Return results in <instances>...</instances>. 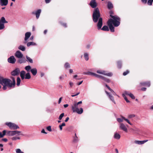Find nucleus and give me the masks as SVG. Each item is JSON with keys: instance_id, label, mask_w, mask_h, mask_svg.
<instances>
[{"instance_id": "f257e3e1", "label": "nucleus", "mask_w": 153, "mask_h": 153, "mask_svg": "<svg viewBox=\"0 0 153 153\" xmlns=\"http://www.w3.org/2000/svg\"><path fill=\"white\" fill-rule=\"evenodd\" d=\"M89 4L92 8H95L92 14L93 21L94 23H96L98 21L97 27L98 30L100 29L102 25V19L100 17V15L99 8H96L97 6V3L96 0H92L91 1Z\"/></svg>"}, {"instance_id": "f03ea898", "label": "nucleus", "mask_w": 153, "mask_h": 153, "mask_svg": "<svg viewBox=\"0 0 153 153\" xmlns=\"http://www.w3.org/2000/svg\"><path fill=\"white\" fill-rule=\"evenodd\" d=\"M10 79L4 78L0 75V84L3 86V89L5 90L8 88L10 89L14 88L16 85L15 79L13 77H11Z\"/></svg>"}, {"instance_id": "7ed1b4c3", "label": "nucleus", "mask_w": 153, "mask_h": 153, "mask_svg": "<svg viewBox=\"0 0 153 153\" xmlns=\"http://www.w3.org/2000/svg\"><path fill=\"white\" fill-rule=\"evenodd\" d=\"M110 15L113 21L115 22L114 23V25L115 27H117L120 24V19L119 17L117 16H113V12L112 11H111L109 12Z\"/></svg>"}, {"instance_id": "20e7f679", "label": "nucleus", "mask_w": 153, "mask_h": 153, "mask_svg": "<svg viewBox=\"0 0 153 153\" xmlns=\"http://www.w3.org/2000/svg\"><path fill=\"white\" fill-rule=\"evenodd\" d=\"M80 105H77L76 104L74 103L73 105L71 106V109L72 110L73 112H76L79 114H81L83 112V109L82 108H80L79 109V107H80Z\"/></svg>"}, {"instance_id": "39448f33", "label": "nucleus", "mask_w": 153, "mask_h": 153, "mask_svg": "<svg viewBox=\"0 0 153 153\" xmlns=\"http://www.w3.org/2000/svg\"><path fill=\"white\" fill-rule=\"evenodd\" d=\"M114 22H115L113 21V20L111 19H109L107 22L108 25L109 27L110 31L112 32H113L114 31V28L112 25V24L114 25Z\"/></svg>"}, {"instance_id": "423d86ee", "label": "nucleus", "mask_w": 153, "mask_h": 153, "mask_svg": "<svg viewBox=\"0 0 153 153\" xmlns=\"http://www.w3.org/2000/svg\"><path fill=\"white\" fill-rule=\"evenodd\" d=\"M6 124L11 129L15 130L19 128L18 126L11 122L6 123Z\"/></svg>"}, {"instance_id": "0eeeda50", "label": "nucleus", "mask_w": 153, "mask_h": 153, "mask_svg": "<svg viewBox=\"0 0 153 153\" xmlns=\"http://www.w3.org/2000/svg\"><path fill=\"white\" fill-rule=\"evenodd\" d=\"M7 23V22L6 21L4 17H1L0 20V30H2L4 28V24Z\"/></svg>"}, {"instance_id": "6e6552de", "label": "nucleus", "mask_w": 153, "mask_h": 153, "mask_svg": "<svg viewBox=\"0 0 153 153\" xmlns=\"http://www.w3.org/2000/svg\"><path fill=\"white\" fill-rule=\"evenodd\" d=\"M97 72L98 73L102 74L109 76H111L113 75V74L112 73H108L107 71H105L98 70L97 71Z\"/></svg>"}, {"instance_id": "1a4fd4ad", "label": "nucleus", "mask_w": 153, "mask_h": 153, "mask_svg": "<svg viewBox=\"0 0 153 153\" xmlns=\"http://www.w3.org/2000/svg\"><path fill=\"white\" fill-rule=\"evenodd\" d=\"M8 62L11 64H14L16 62V59L13 56H10L7 59Z\"/></svg>"}, {"instance_id": "9d476101", "label": "nucleus", "mask_w": 153, "mask_h": 153, "mask_svg": "<svg viewBox=\"0 0 153 153\" xmlns=\"http://www.w3.org/2000/svg\"><path fill=\"white\" fill-rule=\"evenodd\" d=\"M41 10L40 9L38 10L36 12L33 11L32 12V14H35L37 19H38L40 15Z\"/></svg>"}, {"instance_id": "9b49d317", "label": "nucleus", "mask_w": 153, "mask_h": 153, "mask_svg": "<svg viewBox=\"0 0 153 153\" xmlns=\"http://www.w3.org/2000/svg\"><path fill=\"white\" fill-rule=\"evenodd\" d=\"M16 57L19 59L22 58L23 56V54L19 51H17L15 54Z\"/></svg>"}, {"instance_id": "f8f14e48", "label": "nucleus", "mask_w": 153, "mask_h": 153, "mask_svg": "<svg viewBox=\"0 0 153 153\" xmlns=\"http://www.w3.org/2000/svg\"><path fill=\"white\" fill-rule=\"evenodd\" d=\"M20 71L19 70L18 68H16L11 72V74L12 76H15L18 75Z\"/></svg>"}, {"instance_id": "ddd939ff", "label": "nucleus", "mask_w": 153, "mask_h": 153, "mask_svg": "<svg viewBox=\"0 0 153 153\" xmlns=\"http://www.w3.org/2000/svg\"><path fill=\"white\" fill-rule=\"evenodd\" d=\"M119 127L121 130H123L126 132H128L127 129L124 124L123 123H120V124Z\"/></svg>"}, {"instance_id": "4468645a", "label": "nucleus", "mask_w": 153, "mask_h": 153, "mask_svg": "<svg viewBox=\"0 0 153 153\" xmlns=\"http://www.w3.org/2000/svg\"><path fill=\"white\" fill-rule=\"evenodd\" d=\"M105 92L107 95V96H108V97H109V99H110V100L113 102L114 104H115V102L114 101V98L113 96H112L110 94V93H109L108 92H107L106 91H105Z\"/></svg>"}, {"instance_id": "2eb2a0df", "label": "nucleus", "mask_w": 153, "mask_h": 153, "mask_svg": "<svg viewBox=\"0 0 153 153\" xmlns=\"http://www.w3.org/2000/svg\"><path fill=\"white\" fill-rule=\"evenodd\" d=\"M0 3L1 6H6L8 3V0H0Z\"/></svg>"}, {"instance_id": "dca6fc26", "label": "nucleus", "mask_w": 153, "mask_h": 153, "mask_svg": "<svg viewBox=\"0 0 153 153\" xmlns=\"http://www.w3.org/2000/svg\"><path fill=\"white\" fill-rule=\"evenodd\" d=\"M31 35V33L30 32H27L25 33V43L27 42V39L30 37Z\"/></svg>"}, {"instance_id": "f3484780", "label": "nucleus", "mask_w": 153, "mask_h": 153, "mask_svg": "<svg viewBox=\"0 0 153 153\" xmlns=\"http://www.w3.org/2000/svg\"><path fill=\"white\" fill-rule=\"evenodd\" d=\"M26 62V60L25 57H22L20 59H19L17 60V62L20 64L25 63Z\"/></svg>"}, {"instance_id": "a211bd4d", "label": "nucleus", "mask_w": 153, "mask_h": 153, "mask_svg": "<svg viewBox=\"0 0 153 153\" xmlns=\"http://www.w3.org/2000/svg\"><path fill=\"white\" fill-rule=\"evenodd\" d=\"M148 140H145L142 141L135 140L134 141V143L138 144H143L147 142Z\"/></svg>"}, {"instance_id": "6ab92c4d", "label": "nucleus", "mask_w": 153, "mask_h": 153, "mask_svg": "<svg viewBox=\"0 0 153 153\" xmlns=\"http://www.w3.org/2000/svg\"><path fill=\"white\" fill-rule=\"evenodd\" d=\"M140 84L142 86H146L147 87H149L150 85V83L149 82H141Z\"/></svg>"}, {"instance_id": "aec40b11", "label": "nucleus", "mask_w": 153, "mask_h": 153, "mask_svg": "<svg viewBox=\"0 0 153 153\" xmlns=\"http://www.w3.org/2000/svg\"><path fill=\"white\" fill-rule=\"evenodd\" d=\"M30 71L33 76L36 75L37 73V70L36 68H32L30 70Z\"/></svg>"}, {"instance_id": "412c9836", "label": "nucleus", "mask_w": 153, "mask_h": 153, "mask_svg": "<svg viewBox=\"0 0 153 153\" xmlns=\"http://www.w3.org/2000/svg\"><path fill=\"white\" fill-rule=\"evenodd\" d=\"M120 137V135L117 133H115L114 135V138L116 139L119 140Z\"/></svg>"}, {"instance_id": "4be33fe9", "label": "nucleus", "mask_w": 153, "mask_h": 153, "mask_svg": "<svg viewBox=\"0 0 153 153\" xmlns=\"http://www.w3.org/2000/svg\"><path fill=\"white\" fill-rule=\"evenodd\" d=\"M14 132L13 131H8L7 132V135H8L9 136H13L14 135Z\"/></svg>"}, {"instance_id": "5701e85b", "label": "nucleus", "mask_w": 153, "mask_h": 153, "mask_svg": "<svg viewBox=\"0 0 153 153\" xmlns=\"http://www.w3.org/2000/svg\"><path fill=\"white\" fill-rule=\"evenodd\" d=\"M125 117L123 116H121V117L120 118H117V121L119 122L120 123L123 121L124 120Z\"/></svg>"}, {"instance_id": "b1692460", "label": "nucleus", "mask_w": 153, "mask_h": 153, "mask_svg": "<svg viewBox=\"0 0 153 153\" xmlns=\"http://www.w3.org/2000/svg\"><path fill=\"white\" fill-rule=\"evenodd\" d=\"M101 29L103 31H108L109 30V29L108 26L106 25H105L103 26L102 27Z\"/></svg>"}, {"instance_id": "393cba45", "label": "nucleus", "mask_w": 153, "mask_h": 153, "mask_svg": "<svg viewBox=\"0 0 153 153\" xmlns=\"http://www.w3.org/2000/svg\"><path fill=\"white\" fill-rule=\"evenodd\" d=\"M26 58L27 59L26 60V61H27L31 63H33V60L30 57L27 56H26Z\"/></svg>"}, {"instance_id": "a878e982", "label": "nucleus", "mask_w": 153, "mask_h": 153, "mask_svg": "<svg viewBox=\"0 0 153 153\" xmlns=\"http://www.w3.org/2000/svg\"><path fill=\"white\" fill-rule=\"evenodd\" d=\"M108 8L109 9H111L113 8V4L110 1H108Z\"/></svg>"}, {"instance_id": "bb28decb", "label": "nucleus", "mask_w": 153, "mask_h": 153, "mask_svg": "<svg viewBox=\"0 0 153 153\" xmlns=\"http://www.w3.org/2000/svg\"><path fill=\"white\" fill-rule=\"evenodd\" d=\"M27 46L29 47L30 45H36V44L35 42H29L27 43Z\"/></svg>"}, {"instance_id": "cd10ccee", "label": "nucleus", "mask_w": 153, "mask_h": 153, "mask_svg": "<svg viewBox=\"0 0 153 153\" xmlns=\"http://www.w3.org/2000/svg\"><path fill=\"white\" fill-rule=\"evenodd\" d=\"M83 74L84 75H91L94 76V73L90 72H84L83 73Z\"/></svg>"}, {"instance_id": "c85d7f7f", "label": "nucleus", "mask_w": 153, "mask_h": 153, "mask_svg": "<svg viewBox=\"0 0 153 153\" xmlns=\"http://www.w3.org/2000/svg\"><path fill=\"white\" fill-rule=\"evenodd\" d=\"M18 49L22 51H24L25 50V47L22 45H20L19 46Z\"/></svg>"}, {"instance_id": "c756f323", "label": "nucleus", "mask_w": 153, "mask_h": 153, "mask_svg": "<svg viewBox=\"0 0 153 153\" xmlns=\"http://www.w3.org/2000/svg\"><path fill=\"white\" fill-rule=\"evenodd\" d=\"M102 79L103 80L104 82H106L108 83L110 82L111 81L109 79H107L103 76H102Z\"/></svg>"}, {"instance_id": "7c9ffc66", "label": "nucleus", "mask_w": 153, "mask_h": 153, "mask_svg": "<svg viewBox=\"0 0 153 153\" xmlns=\"http://www.w3.org/2000/svg\"><path fill=\"white\" fill-rule=\"evenodd\" d=\"M3 133L0 132V137H3L6 134V131L5 130L3 131Z\"/></svg>"}, {"instance_id": "2f4dec72", "label": "nucleus", "mask_w": 153, "mask_h": 153, "mask_svg": "<svg viewBox=\"0 0 153 153\" xmlns=\"http://www.w3.org/2000/svg\"><path fill=\"white\" fill-rule=\"evenodd\" d=\"M31 78V76L29 72L27 73L25 75V79H29Z\"/></svg>"}, {"instance_id": "473e14b6", "label": "nucleus", "mask_w": 153, "mask_h": 153, "mask_svg": "<svg viewBox=\"0 0 153 153\" xmlns=\"http://www.w3.org/2000/svg\"><path fill=\"white\" fill-rule=\"evenodd\" d=\"M21 79L20 77H17V83L16 85L18 86H19L21 82Z\"/></svg>"}, {"instance_id": "72a5a7b5", "label": "nucleus", "mask_w": 153, "mask_h": 153, "mask_svg": "<svg viewBox=\"0 0 153 153\" xmlns=\"http://www.w3.org/2000/svg\"><path fill=\"white\" fill-rule=\"evenodd\" d=\"M25 69L28 72L30 71V70L31 69V68L30 66V65H28L26 66L25 67Z\"/></svg>"}, {"instance_id": "f704fd0d", "label": "nucleus", "mask_w": 153, "mask_h": 153, "mask_svg": "<svg viewBox=\"0 0 153 153\" xmlns=\"http://www.w3.org/2000/svg\"><path fill=\"white\" fill-rule=\"evenodd\" d=\"M84 56L86 60L88 61L89 59L88 54L87 53H85Z\"/></svg>"}, {"instance_id": "c9c22d12", "label": "nucleus", "mask_w": 153, "mask_h": 153, "mask_svg": "<svg viewBox=\"0 0 153 153\" xmlns=\"http://www.w3.org/2000/svg\"><path fill=\"white\" fill-rule=\"evenodd\" d=\"M117 67L119 68H121L122 66V62L121 61H119L117 62Z\"/></svg>"}, {"instance_id": "e433bc0d", "label": "nucleus", "mask_w": 153, "mask_h": 153, "mask_svg": "<svg viewBox=\"0 0 153 153\" xmlns=\"http://www.w3.org/2000/svg\"><path fill=\"white\" fill-rule=\"evenodd\" d=\"M74 128L72 126H69L67 128V130L69 131H71Z\"/></svg>"}, {"instance_id": "4c0bfd02", "label": "nucleus", "mask_w": 153, "mask_h": 153, "mask_svg": "<svg viewBox=\"0 0 153 153\" xmlns=\"http://www.w3.org/2000/svg\"><path fill=\"white\" fill-rule=\"evenodd\" d=\"M105 86L108 89L111 91V92L112 94L114 92V91L111 89L110 87L107 84H105Z\"/></svg>"}, {"instance_id": "58836bf2", "label": "nucleus", "mask_w": 153, "mask_h": 153, "mask_svg": "<svg viewBox=\"0 0 153 153\" xmlns=\"http://www.w3.org/2000/svg\"><path fill=\"white\" fill-rule=\"evenodd\" d=\"M75 137L74 138V140H73V141L75 142H76L78 141V138L76 136V133L75 134Z\"/></svg>"}, {"instance_id": "ea45409f", "label": "nucleus", "mask_w": 153, "mask_h": 153, "mask_svg": "<svg viewBox=\"0 0 153 153\" xmlns=\"http://www.w3.org/2000/svg\"><path fill=\"white\" fill-rule=\"evenodd\" d=\"M153 2V0H148L147 1V4L149 5H152V2Z\"/></svg>"}, {"instance_id": "a19ab883", "label": "nucleus", "mask_w": 153, "mask_h": 153, "mask_svg": "<svg viewBox=\"0 0 153 153\" xmlns=\"http://www.w3.org/2000/svg\"><path fill=\"white\" fill-rule=\"evenodd\" d=\"M131 93H130L129 91H125L124 92V93L123 94H124V95H128L129 96L130 95V94Z\"/></svg>"}, {"instance_id": "79ce46f5", "label": "nucleus", "mask_w": 153, "mask_h": 153, "mask_svg": "<svg viewBox=\"0 0 153 153\" xmlns=\"http://www.w3.org/2000/svg\"><path fill=\"white\" fill-rule=\"evenodd\" d=\"M65 68H70V64H69V63H68L66 62L65 64Z\"/></svg>"}, {"instance_id": "37998d69", "label": "nucleus", "mask_w": 153, "mask_h": 153, "mask_svg": "<svg viewBox=\"0 0 153 153\" xmlns=\"http://www.w3.org/2000/svg\"><path fill=\"white\" fill-rule=\"evenodd\" d=\"M20 139V138L19 137H13L11 138V139L13 140H19Z\"/></svg>"}, {"instance_id": "c03bdc74", "label": "nucleus", "mask_w": 153, "mask_h": 153, "mask_svg": "<svg viewBox=\"0 0 153 153\" xmlns=\"http://www.w3.org/2000/svg\"><path fill=\"white\" fill-rule=\"evenodd\" d=\"M94 76H95V77H97L99 78H100L101 79H102V76H100V75H99L96 74H95V73H94Z\"/></svg>"}, {"instance_id": "a18cd8bd", "label": "nucleus", "mask_w": 153, "mask_h": 153, "mask_svg": "<svg viewBox=\"0 0 153 153\" xmlns=\"http://www.w3.org/2000/svg\"><path fill=\"white\" fill-rule=\"evenodd\" d=\"M122 96L127 102H130L128 100V99H127V98L126 97L125 95H124V94H122Z\"/></svg>"}, {"instance_id": "49530a36", "label": "nucleus", "mask_w": 153, "mask_h": 153, "mask_svg": "<svg viewBox=\"0 0 153 153\" xmlns=\"http://www.w3.org/2000/svg\"><path fill=\"white\" fill-rule=\"evenodd\" d=\"M64 113H62L60 115V116H59V120H61L62 119V117H63V116H64Z\"/></svg>"}, {"instance_id": "de8ad7c7", "label": "nucleus", "mask_w": 153, "mask_h": 153, "mask_svg": "<svg viewBox=\"0 0 153 153\" xmlns=\"http://www.w3.org/2000/svg\"><path fill=\"white\" fill-rule=\"evenodd\" d=\"M25 72L24 71H22L20 72V76H25Z\"/></svg>"}, {"instance_id": "09e8293b", "label": "nucleus", "mask_w": 153, "mask_h": 153, "mask_svg": "<svg viewBox=\"0 0 153 153\" xmlns=\"http://www.w3.org/2000/svg\"><path fill=\"white\" fill-rule=\"evenodd\" d=\"M130 97H131L132 99H135V97L133 95V94L131 93L130 94V95L129 96Z\"/></svg>"}, {"instance_id": "8fccbe9b", "label": "nucleus", "mask_w": 153, "mask_h": 153, "mask_svg": "<svg viewBox=\"0 0 153 153\" xmlns=\"http://www.w3.org/2000/svg\"><path fill=\"white\" fill-rule=\"evenodd\" d=\"M124 120L126 121L127 123H128L130 125H132V124L130 122V121H129V120H128V119H126L125 118V120Z\"/></svg>"}, {"instance_id": "3c124183", "label": "nucleus", "mask_w": 153, "mask_h": 153, "mask_svg": "<svg viewBox=\"0 0 153 153\" xmlns=\"http://www.w3.org/2000/svg\"><path fill=\"white\" fill-rule=\"evenodd\" d=\"M46 128L47 130L49 131H52L51 126H48Z\"/></svg>"}, {"instance_id": "603ef678", "label": "nucleus", "mask_w": 153, "mask_h": 153, "mask_svg": "<svg viewBox=\"0 0 153 153\" xmlns=\"http://www.w3.org/2000/svg\"><path fill=\"white\" fill-rule=\"evenodd\" d=\"M129 72V71L128 70H127L126 71L123 72V75L124 76H126L127 75Z\"/></svg>"}, {"instance_id": "864d4df0", "label": "nucleus", "mask_w": 153, "mask_h": 153, "mask_svg": "<svg viewBox=\"0 0 153 153\" xmlns=\"http://www.w3.org/2000/svg\"><path fill=\"white\" fill-rule=\"evenodd\" d=\"M13 131L14 132V134L15 135L17 134H19L21 132L20 131Z\"/></svg>"}, {"instance_id": "5fc2aeb1", "label": "nucleus", "mask_w": 153, "mask_h": 153, "mask_svg": "<svg viewBox=\"0 0 153 153\" xmlns=\"http://www.w3.org/2000/svg\"><path fill=\"white\" fill-rule=\"evenodd\" d=\"M135 115L134 114H131L130 115L128 116V117L129 118H131L135 117Z\"/></svg>"}, {"instance_id": "6e6d98bb", "label": "nucleus", "mask_w": 153, "mask_h": 153, "mask_svg": "<svg viewBox=\"0 0 153 153\" xmlns=\"http://www.w3.org/2000/svg\"><path fill=\"white\" fill-rule=\"evenodd\" d=\"M21 152V150L19 149H17L16 150V152L17 153H20Z\"/></svg>"}, {"instance_id": "4d7b16f0", "label": "nucleus", "mask_w": 153, "mask_h": 153, "mask_svg": "<svg viewBox=\"0 0 153 153\" xmlns=\"http://www.w3.org/2000/svg\"><path fill=\"white\" fill-rule=\"evenodd\" d=\"M69 84L70 85V87L71 88L74 85V83L71 82H69Z\"/></svg>"}, {"instance_id": "13d9d810", "label": "nucleus", "mask_w": 153, "mask_h": 153, "mask_svg": "<svg viewBox=\"0 0 153 153\" xmlns=\"http://www.w3.org/2000/svg\"><path fill=\"white\" fill-rule=\"evenodd\" d=\"M148 0H141L142 2L144 4H146Z\"/></svg>"}, {"instance_id": "bf43d9fd", "label": "nucleus", "mask_w": 153, "mask_h": 153, "mask_svg": "<svg viewBox=\"0 0 153 153\" xmlns=\"http://www.w3.org/2000/svg\"><path fill=\"white\" fill-rule=\"evenodd\" d=\"M82 103V101H80L78 102L75 103L78 105H79V104Z\"/></svg>"}, {"instance_id": "052dcab7", "label": "nucleus", "mask_w": 153, "mask_h": 153, "mask_svg": "<svg viewBox=\"0 0 153 153\" xmlns=\"http://www.w3.org/2000/svg\"><path fill=\"white\" fill-rule=\"evenodd\" d=\"M51 0H45V2L47 3H49L50 2Z\"/></svg>"}, {"instance_id": "680f3d73", "label": "nucleus", "mask_w": 153, "mask_h": 153, "mask_svg": "<svg viewBox=\"0 0 153 153\" xmlns=\"http://www.w3.org/2000/svg\"><path fill=\"white\" fill-rule=\"evenodd\" d=\"M1 140L5 142H6L7 141V139L5 138L2 139Z\"/></svg>"}, {"instance_id": "e2e57ef3", "label": "nucleus", "mask_w": 153, "mask_h": 153, "mask_svg": "<svg viewBox=\"0 0 153 153\" xmlns=\"http://www.w3.org/2000/svg\"><path fill=\"white\" fill-rule=\"evenodd\" d=\"M41 132L42 133L45 134H47V133L45 131V129H43L42 130V131H41Z\"/></svg>"}, {"instance_id": "0e129e2a", "label": "nucleus", "mask_w": 153, "mask_h": 153, "mask_svg": "<svg viewBox=\"0 0 153 153\" xmlns=\"http://www.w3.org/2000/svg\"><path fill=\"white\" fill-rule=\"evenodd\" d=\"M80 94V92H78V93H76V94H75V95H71V96L72 97H75L76 96H77L78 95H79V94Z\"/></svg>"}, {"instance_id": "69168bd1", "label": "nucleus", "mask_w": 153, "mask_h": 153, "mask_svg": "<svg viewBox=\"0 0 153 153\" xmlns=\"http://www.w3.org/2000/svg\"><path fill=\"white\" fill-rule=\"evenodd\" d=\"M62 99V97L59 98V101H58V103L59 104L60 103V102L61 101Z\"/></svg>"}, {"instance_id": "338daca9", "label": "nucleus", "mask_w": 153, "mask_h": 153, "mask_svg": "<svg viewBox=\"0 0 153 153\" xmlns=\"http://www.w3.org/2000/svg\"><path fill=\"white\" fill-rule=\"evenodd\" d=\"M146 88H141V90L142 91H146Z\"/></svg>"}, {"instance_id": "774afa93", "label": "nucleus", "mask_w": 153, "mask_h": 153, "mask_svg": "<svg viewBox=\"0 0 153 153\" xmlns=\"http://www.w3.org/2000/svg\"><path fill=\"white\" fill-rule=\"evenodd\" d=\"M59 79L61 80H62V79H64L63 78V76L62 75H61V76H60L59 77Z\"/></svg>"}]
</instances>
